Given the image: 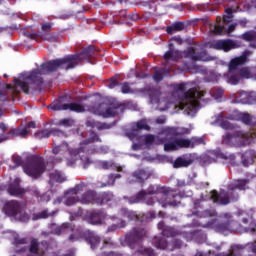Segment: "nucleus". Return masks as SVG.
Returning a JSON list of instances; mask_svg holds the SVG:
<instances>
[{
	"label": "nucleus",
	"instance_id": "1a4fd4ad",
	"mask_svg": "<svg viewBox=\"0 0 256 256\" xmlns=\"http://www.w3.org/2000/svg\"><path fill=\"white\" fill-rule=\"evenodd\" d=\"M245 249L249 253H256V241L249 242L246 245L234 244L230 247L229 253L217 254L215 252H209V254L206 255L203 252H197L195 256H242Z\"/></svg>",
	"mask_w": 256,
	"mask_h": 256
},
{
	"label": "nucleus",
	"instance_id": "473e14b6",
	"mask_svg": "<svg viewBox=\"0 0 256 256\" xmlns=\"http://www.w3.org/2000/svg\"><path fill=\"white\" fill-rule=\"evenodd\" d=\"M49 178V182L51 183V185H55V183H65V181H67L65 176H63L60 171H54L50 173Z\"/></svg>",
	"mask_w": 256,
	"mask_h": 256
},
{
	"label": "nucleus",
	"instance_id": "0e129e2a",
	"mask_svg": "<svg viewBox=\"0 0 256 256\" xmlns=\"http://www.w3.org/2000/svg\"><path fill=\"white\" fill-rule=\"evenodd\" d=\"M117 85H119V81H117V79L115 78L110 79V82L108 84L109 89H115Z\"/></svg>",
	"mask_w": 256,
	"mask_h": 256
},
{
	"label": "nucleus",
	"instance_id": "4468645a",
	"mask_svg": "<svg viewBox=\"0 0 256 256\" xmlns=\"http://www.w3.org/2000/svg\"><path fill=\"white\" fill-rule=\"evenodd\" d=\"M153 173L147 169L135 170L128 178L127 183L133 185V183H145Z\"/></svg>",
	"mask_w": 256,
	"mask_h": 256
},
{
	"label": "nucleus",
	"instance_id": "6ab92c4d",
	"mask_svg": "<svg viewBox=\"0 0 256 256\" xmlns=\"http://www.w3.org/2000/svg\"><path fill=\"white\" fill-rule=\"evenodd\" d=\"M27 128H22V127H18V128H12L9 130L7 135H2L0 136V143H3V141H7L10 139V137L14 138V137H21V139H25V137H27Z\"/></svg>",
	"mask_w": 256,
	"mask_h": 256
},
{
	"label": "nucleus",
	"instance_id": "f8f14e48",
	"mask_svg": "<svg viewBox=\"0 0 256 256\" xmlns=\"http://www.w3.org/2000/svg\"><path fill=\"white\" fill-rule=\"evenodd\" d=\"M210 49H215V51H224V53H229V51H232V49H237V43H235V40L231 39L214 40L210 44Z\"/></svg>",
	"mask_w": 256,
	"mask_h": 256
},
{
	"label": "nucleus",
	"instance_id": "a211bd4d",
	"mask_svg": "<svg viewBox=\"0 0 256 256\" xmlns=\"http://www.w3.org/2000/svg\"><path fill=\"white\" fill-rule=\"evenodd\" d=\"M63 137L65 135V132L57 129V128H52L50 130L44 129V130H39L34 134V137L36 139H49V137Z\"/></svg>",
	"mask_w": 256,
	"mask_h": 256
},
{
	"label": "nucleus",
	"instance_id": "3c124183",
	"mask_svg": "<svg viewBox=\"0 0 256 256\" xmlns=\"http://www.w3.org/2000/svg\"><path fill=\"white\" fill-rule=\"evenodd\" d=\"M100 167L102 169H113V167H115V163H113V161H102L100 162Z\"/></svg>",
	"mask_w": 256,
	"mask_h": 256
},
{
	"label": "nucleus",
	"instance_id": "aec40b11",
	"mask_svg": "<svg viewBox=\"0 0 256 256\" xmlns=\"http://www.w3.org/2000/svg\"><path fill=\"white\" fill-rule=\"evenodd\" d=\"M99 194L95 190L84 192L80 198L82 205H98Z\"/></svg>",
	"mask_w": 256,
	"mask_h": 256
},
{
	"label": "nucleus",
	"instance_id": "774afa93",
	"mask_svg": "<svg viewBox=\"0 0 256 256\" xmlns=\"http://www.w3.org/2000/svg\"><path fill=\"white\" fill-rule=\"evenodd\" d=\"M59 125H63L64 127H71V120L69 119H62L59 121Z\"/></svg>",
	"mask_w": 256,
	"mask_h": 256
},
{
	"label": "nucleus",
	"instance_id": "72a5a7b5",
	"mask_svg": "<svg viewBox=\"0 0 256 256\" xmlns=\"http://www.w3.org/2000/svg\"><path fill=\"white\" fill-rule=\"evenodd\" d=\"M181 52L179 50H168L165 52L163 59L165 61H177L181 59Z\"/></svg>",
	"mask_w": 256,
	"mask_h": 256
},
{
	"label": "nucleus",
	"instance_id": "423d86ee",
	"mask_svg": "<svg viewBox=\"0 0 256 256\" xmlns=\"http://www.w3.org/2000/svg\"><path fill=\"white\" fill-rule=\"evenodd\" d=\"M22 167L24 173H26L28 177H32V179H39V177H41V175L47 170L45 159L38 155L31 156Z\"/></svg>",
	"mask_w": 256,
	"mask_h": 256
},
{
	"label": "nucleus",
	"instance_id": "f03ea898",
	"mask_svg": "<svg viewBox=\"0 0 256 256\" xmlns=\"http://www.w3.org/2000/svg\"><path fill=\"white\" fill-rule=\"evenodd\" d=\"M189 129L179 127H166L162 130L161 135L156 139V145H164V151H179V149H195L199 145H205V137L194 136L191 139L175 138L187 135Z\"/></svg>",
	"mask_w": 256,
	"mask_h": 256
},
{
	"label": "nucleus",
	"instance_id": "c03bdc74",
	"mask_svg": "<svg viewBox=\"0 0 256 256\" xmlns=\"http://www.w3.org/2000/svg\"><path fill=\"white\" fill-rule=\"evenodd\" d=\"M225 93V90L223 88H214L211 90V95L214 97V99H221Z\"/></svg>",
	"mask_w": 256,
	"mask_h": 256
},
{
	"label": "nucleus",
	"instance_id": "864d4df0",
	"mask_svg": "<svg viewBox=\"0 0 256 256\" xmlns=\"http://www.w3.org/2000/svg\"><path fill=\"white\" fill-rule=\"evenodd\" d=\"M236 101L242 103V105H247L249 98H247V94H240V96L236 98Z\"/></svg>",
	"mask_w": 256,
	"mask_h": 256
},
{
	"label": "nucleus",
	"instance_id": "c85d7f7f",
	"mask_svg": "<svg viewBox=\"0 0 256 256\" xmlns=\"http://www.w3.org/2000/svg\"><path fill=\"white\" fill-rule=\"evenodd\" d=\"M152 245L161 251H169V242H167V239L163 236H154L152 239Z\"/></svg>",
	"mask_w": 256,
	"mask_h": 256
},
{
	"label": "nucleus",
	"instance_id": "4d7b16f0",
	"mask_svg": "<svg viewBox=\"0 0 256 256\" xmlns=\"http://www.w3.org/2000/svg\"><path fill=\"white\" fill-rule=\"evenodd\" d=\"M36 127H37V124H35V121H30L26 124L24 129H26L27 135H29V133H31V129H35Z\"/></svg>",
	"mask_w": 256,
	"mask_h": 256
},
{
	"label": "nucleus",
	"instance_id": "338daca9",
	"mask_svg": "<svg viewBox=\"0 0 256 256\" xmlns=\"http://www.w3.org/2000/svg\"><path fill=\"white\" fill-rule=\"evenodd\" d=\"M170 41H174L177 45H183V38H181V36H174Z\"/></svg>",
	"mask_w": 256,
	"mask_h": 256
},
{
	"label": "nucleus",
	"instance_id": "7ed1b4c3",
	"mask_svg": "<svg viewBox=\"0 0 256 256\" xmlns=\"http://www.w3.org/2000/svg\"><path fill=\"white\" fill-rule=\"evenodd\" d=\"M248 183L249 179L234 180L233 182L228 184L227 191H210L209 199L210 201H212V203H214V205H221L222 207H225L230 203H235L236 201H239V193H237L236 191H245V189H247Z\"/></svg>",
	"mask_w": 256,
	"mask_h": 256
},
{
	"label": "nucleus",
	"instance_id": "bf43d9fd",
	"mask_svg": "<svg viewBox=\"0 0 256 256\" xmlns=\"http://www.w3.org/2000/svg\"><path fill=\"white\" fill-rule=\"evenodd\" d=\"M172 25L174 26V29L177 31V33H179V31H183V29H185V23H183V22H176Z\"/></svg>",
	"mask_w": 256,
	"mask_h": 256
},
{
	"label": "nucleus",
	"instance_id": "603ef678",
	"mask_svg": "<svg viewBox=\"0 0 256 256\" xmlns=\"http://www.w3.org/2000/svg\"><path fill=\"white\" fill-rule=\"evenodd\" d=\"M153 79L157 83H159V81H163V71L162 70H156L153 74Z\"/></svg>",
	"mask_w": 256,
	"mask_h": 256
},
{
	"label": "nucleus",
	"instance_id": "9d476101",
	"mask_svg": "<svg viewBox=\"0 0 256 256\" xmlns=\"http://www.w3.org/2000/svg\"><path fill=\"white\" fill-rule=\"evenodd\" d=\"M51 29H53V23L46 22L41 25V31L37 33L24 32V37H27L28 39H43V41H51L52 43H55L57 38L51 35Z\"/></svg>",
	"mask_w": 256,
	"mask_h": 256
},
{
	"label": "nucleus",
	"instance_id": "ea45409f",
	"mask_svg": "<svg viewBox=\"0 0 256 256\" xmlns=\"http://www.w3.org/2000/svg\"><path fill=\"white\" fill-rule=\"evenodd\" d=\"M121 179V174H110L107 183H102L100 187H107L108 185H115V180Z\"/></svg>",
	"mask_w": 256,
	"mask_h": 256
},
{
	"label": "nucleus",
	"instance_id": "a19ab883",
	"mask_svg": "<svg viewBox=\"0 0 256 256\" xmlns=\"http://www.w3.org/2000/svg\"><path fill=\"white\" fill-rule=\"evenodd\" d=\"M127 227V222L125 220H121L120 224H112L108 227L107 233H112V231H117V229H125Z\"/></svg>",
	"mask_w": 256,
	"mask_h": 256
},
{
	"label": "nucleus",
	"instance_id": "20e7f679",
	"mask_svg": "<svg viewBox=\"0 0 256 256\" xmlns=\"http://www.w3.org/2000/svg\"><path fill=\"white\" fill-rule=\"evenodd\" d=\"M148 199H154L160 203V205L165 209L167 207H177L180 202H177V197L179 194L171 188L164 186H149L146 191Z\"/></svg>",
	"mask_w": 256,
	"mask_h": 256
},
{
	"label": "nucleus",
	"instance_id": "680f3d73",
	"mask_svg": "<svg viewBox=\"0 0 256 256\" xmlns=\"http://www.w3.org/2000/svg\"><path fill=\"white\" fill-rule=\"evenodd\" d=\"M219 157H220V159H224L225 161H229V159L230 160L235 159V155H233V154L228 155V154H225V153H220Z\"/></svg>",
	"mask_w": 256,
	"mask_h": 256
},
{
	"label": "nucleus",
	"instance_id": "a18cd8bd",
	"mask_svg": "<svg viewBox=\"0 0 256 256\" xmlns=\"http://www.w3.org/2000/svg\"><path fill=\"white\" fill-rule=\"evenodd\" d=\"M238 75L240 76V80L249 79V77H251V72L247 68H238Z\"/></svg>",
	"mask_w": 256,
	"mask_h": 256
},
{
	"label": "nucleus",
	"instance_id": "5fc2aeb1",
	"mask_svg": "<svg viewBox=\"0 0 256 256\" xmlns=\"http://www.w3.org/2000/svg\"><path fill=\"white\" fill-rule=\"evenodd\" d=\"M12 161L14 163V169L16 167H21V165H23V158H21V156H13Z\"/></svg>",
	"mask_w": 256,
	"mask_h": 256
},
{
	"label": "nucleus",
	"instance_id": "7c9ffc66",
	"mask_svg": "<svg viewBox=\"0 0 256 256\" xmlns=\"http://www.w3.org/2000/svg\"><path fill=\"white\" fill-rule=\"evenodd\" d=\"M241 39L243 41H246L247 43H250L249 47H251V49H256V31L255 30H251L243 33L241 35Z\"/></svg>",
	"mask_w": 256,
	"mask_h": 256
},
{
	"label": "nucleus",
	"instance_id": "58836bf2",
	"mask_svg": "<svg viewBox=\"0 0 256 256\" xmlns=\"http://www.w3.org/2000/svg\"><path fill=\"white\" fill-rule=\"evenodd\" d=\"M157 4H159V0H149L140 2V5H142V7H147L151 11H157Z\"/></svg>",
	"mask_w": 256,
	"mask_h": 256
},
{
	"label": "nucleus",
	"instance_id": "c9c22d12",
	"mask_svg": "<svg viewBox=\"0 0 256 256\" xmlns=\"http://www.w3.org/2000/svg\"><path fill=\"white\" fill-rule=\"evenodd\" d=\"M113 200V195L109 192H103L98 194V205H105L109 201Z\"/></svg>",
	"mask_w": 256,
	"mask_h": 256
},
{
	"label": "nucleus",
	"instance_id": "49530a36",
	"mask_svg": "<svg viewBox=\"0 0 256 256\" xmlns=\"http://www.w3.org/2000/svg\"><path fill=\"white\" fill-rule=\"evenodd\" d=\"M115 123L109 124L105 122H97V129L98 131H104L105 129H111Z\"/></svg>",
	"mask_w": 256,
	"mask_h": 256
},
{
	"label": "nucleus",
	"instance_id": "09e8293b",
	"mask_svg": "<svg viewBox=\"0 0 256 256\" xmlns=\"http://www.w3.org/2000/svg\"><path fill=\"white\" fill-rule=\"evenodd\" d=\"M21 245H27V239L20 238L19 236L14 237V246L21 247Z\"/></svg>",
	"mask_w": 256,
	"mask_h": 256
},
{
	"label": "nucleus",
	"instance_id": "412c9836",
	"mask_svg": "<svg viewBox=\"0 0 256 256\" xmlns=\"http://www.w3.org/2000/svg\"><path fill=\"white\" fill-rule=\"evenodd\" d=\"M86 219L90 225H102L105 220V214L101 210H94L86 216Z\"/></svg>",
	"mask_w": 256,
	"mask_h": 256
},
{
	"label": "nucleus",
	"instance_id": "bb28decb",
	"mask_svg": "<svg viewBox=\"0 0 256 256\" xmlns=\"http://www.w3.org/2000/svg\"><path fill=\"white\" fill-rule=\"evenodd\" d=\"M193 164V159H191L188 155H182L177 157L173 162L174 169H181L183 167H189V165Z\"/></svg>",
	"mask_w": 256,
	"mask_h": 256
},
{
	"label": "nucleus",
	"instance_id": "69168bd1",
	"mask_svg": "<svg viewBox=\"0 0 256 256\" xmlns=\"http://www.w3.org/2000/svg\"><path fill=\"white\" fill-rule=\"evenodd\" d=\"M166 33H168V35H174V33H177L175 26L170 25L166 27Z\"/></svg>",
	"mask_w": 256,
	"mask_h": 256
},
{
	"label": "nucleus",
	"instance_id": "39448f33",
	"mask_svg": "<svg viewBox=\"0 0 256 256\" xmlns=\"http://www.w3.org/2000/svg\"><path fill=\"white\" fill-rule=\"evenodd\" d=\"M205 97L203 91L197 90V88H189L184 92L183 100L178 104L179 109L182 111H190L191 113L197 111L201 105V99Z\"/></svg>",
	"mask_w": 256,
	"mask_h": 256
},
{
	"label": "nucleus",
	"instance_id": "79ce46f5",
	"mask_svg": "<svg viewBox=\"0 0 256 256\" xmlns=\"http://www.w3.org/2000/svg\"><path fill=\"white\" fill-rule=\"evenodd\" d=\"M172 87L176 93H185V91H187V83L185 82L180 84H173Z\"/></svg>",
	"mask_w": 256,
	"mask_h": 256
},
{
	"label": "nucleus",
	"instance_id": "0eeeda50",
	"mask_svg": "<svg viewBox=\"0 0 256 256\" xmlns=\"http://www.w3.org/2000/svg\"><path fill=\"white\" fill-rule=\"evenodd\" d=\"M249 61L246 54L233 58L228 64V73L224 74V78L230 85H239L241 76L238 67H243Z\"/></svg>",
	"mask_w": 256,
	"mask_h": 256
},
{
	"label": "nucleus",
	"instance_id": "4c0bfd02",
	"mask_svg": "<svg viewBox=\"0 0 256 256\" xmlns=\"http://www.w3.org/2000/svg\"><path fill=\"white\" fill-rule=\"evenodd\" d=\"M66 229H71L73 231V226H71V223L65 222L61 226H58L54 229V235H61L62 233H65Z\"/></svg>",
	"mask_w": 256,
	"mask_h": 256
},
{
	"label": "nucleus",
	"instance_id": "6e6552de",
	"mask_svg": "<svg viewBox=\"0 0 256 256\" xmlns=\"http://www.w3.org/2000/svg\"><path fill=\"white\" fill-rule=\"evenodd\" d=\"M3 211L8 217H15L23 223L29 221V214L25 212L21 202L17 200H11L4 204Z\"/></svg>",
	"mask_w": 256,
	"mask_h": 256
},
{
	"label": "nucleus",
	"instance_id": "e2e57ef3",
	"mask_svg": "<svg viewBox=\"0 0 256 256\" xmlns=\"http://www.w3.org/2000/svg\"><path fill=\"white\" fill-rule=\"evenodd\" d=\"M94 153H109V148L106 146H100L99 148L94 149Z\"/></svg>",
	"mask_w": 256,
	"mask_h": 256
},
{
	"label": "nucleus",
	"instance_id": "8fccbe9b",
	"mask_svg": "<svg viewBox=\"0 0 256 256\" xmlns=\"http://www.w3.org/2000/svg\"><path fill=\"white\" fill-rule=\"evenodd\" d=\"M121 85H122L121 92L124 95H127L129 93H133V90H131V86H129V82H123Z\"/></svg>",
	"mask_w": 256,
	"mask_h": 256
},
{
	"label": "nucleus",
	"instance_id": "9b49d317",
	"mask_svg": "<svg viewBox=\"0 0 256 256\" xmlns=\"http://www.w3.org/2000/svg\"><path fill=\"white\" fill-rule=\"evenodd\" d=\"M52 111H74L75 113H83L85 107L79 103H65L62 104L60 101L53 102L49 106Z\"/></svg>",
	"mask_w": 256,
	"mask_h": 256
},
{
	"label": "nucleus",
	"instance_id": "b1692460",
	"mask_svg": "<svg viewBox=\"0 0 256 256\" xmlns=\"http://www.w3.org/2000/svg\"><path fill=\"white\" fill-rule=\"evenodd\" d=\"M9 195L14 197H19L20 195H24L25 189L21 188V180L16 178L8 187Z\"/></svg>",
	"mask_w": 256,
	"mask_h": 256
},
{
	"label": "nucleus",
	"instance_id": "37998d69",
	"mask_svg": "<svg viewBox=\"0 0 256 256\" xmlns=\"http://www.w3.org/2000/svg\"><path fill=\"white\" fill-rule=\"evenodd\" d=\"M183 247V242L179 239H174L172 244H169L168 251H175V249H181Z\"/></svg>",
	"mask_w": 256,
	"mask_h": 256
},
{
	"label": "nucleus",
	"instance_id": "ddd939ff",
	"mask_svg": "<svg viewBox=\"0 0 256 256\" xmlns=\"http://www.w3.org/2000/svg\"><path fill=\"white\" fill-rule=\"evenodd\" d=\"M231 223H233L232 220H226L221 222L217 220H212L206 224V227L214 229L216 233H222L223 235H225V233H231V231H233V226H231Z\"/></svg>",
	"mask_w": 256,
	"mask_h": 256
},
{
	"label": "nucleus",
	"instance_id": "6e6d98bb",
	"mask_svg": "<svg viewBox=\"0 0 256 256\" xmlns=\"http://www.w3.org/2000/svg\"><path fill=\"white\" fill-rule=\"evenodd\" d=\"M137 129H145V131H151V127L147 125L144 121H139L136 124Z\"/></svg>",
	"mask_w": 256,
	"mask_h": 256
},
{
	"label": "nucleus",
	"instance_id": "a878e982",
	"mask_svg": "<svg viewBox=\"0 0 256 256\" xmlns=\"http://www.w3.org/2000/svg\"><path fill=\"white\" fill-rule=\"evenodd\" d=\"M157 227L161 231L162 237H175L179 234L175 228L165 225L164 221L159 222Z\"/></svg>",
	"mask_w": 256,
	"mask_h": 256
},
{
	"label": "nucleus",
	"instance_id": "393cba45",
	"mask_svg": "<svg viewBox=\"0 0 256 256\" xmlns=\"http://www.w3.org/2000/svg\"><path fill=\"white\" fill-rule=\"evenodd\" d=\"M121 217H126L129 221H136V223H143V217L138 215L137 212L131 211L127 208H121L119 211Z\"/></svg>",
	"mask_w": 256,
	"mask_h": 256
},
{
	"label": "nucleus",
	"instance_id": "f704fd0d",
	"mask_svg": "<svg viewBox=\"0 0 256 256\" xmlns=\"http://www.w3.org/2000/svg\"><path fill=\"white\" fill-rule=\"evenodd\" d=\"M184 57L192 61H201V55L197 54L195 47H188L186 51H184Z\"/></svg>",
	"mask_w": 256,
	"mask_h": 256
},
{
	"label": "nucleus",
	"instance_id": "dca6fc26",
	"mask_svg": "<svg viewBox=\"0 0 256 256\" xmlns=\"http://www.w3.org/2000/svg\"><path fill=\"white\" fill-rule=\"evenodd\" d=\"M95 107H96V109L94 110L95 115H99L104 119H109V117H116L118 115L119 109H121V106H115V107H109L105 111H103L101 110L103 107V104H97Z\"/></svg>",
	"mask_w": 256,
	"mask_h": 256
},
{
	"label": "nucleus",
	"instance_id": "4be33fe9",
	"mask_svg": "<svg viewBox=\"0 0 256 256\" xmlns=\"http://www.w3.org/2000/svg\"><path fill=\"white\" fill-rule=\"evenodd\" d=\"M141 201H144L146 205L155 204V198H148L147 191L145 190H141L136 195L130 197V203H141Z\"/></svg>",
	"mask_w": 256,
	"mask_h": 256
},
{
	"label": "nucleus",
	"instance_id": "13d9d810",
	"mask_svg": "<svg viewBox=\"0 0 256 256\" xmlns=\"http://www.w3.org/2000/svg\"><path fill=\"white\" fill-rule=\"evenodd\" d=\"M146 145H153L155 143V136L153 134H148L145 136Z\"/></svg>",
	"mask_w": 256,
	"mask_h": 256
},
{
	"label": "nucleus",
	"instance_id": "5701e85b",
	"mask_svg": "<svg viewBox=\"0 0 256 256\" xmlns=\"http://www.w3.org/2000/svg\"><path fill=\"white\" fill-rule=\"evenodd\" d=\"M83 235L87 243L90 245L91 249H97V247H99L101 243V237H99V235L90 230L85 231Z\"/></svg>",
	"mask_w": 256,
	"mask_h": 256
},
{
	"label": "nucleus",
	"instance_id": "f3484780",
	"mask_svg": "<svg viewBox=\"0 0 256 256\" xmlns=\"http://www.w3.org/2000/svg\"><path fill=\"white\" fill-rule=\"evenodd\" d=\"M91 143H101V138L95 131H91L89 138L80 142V147L78 148L77 153H89L87 145H91Z\"/></svg>",
	"mask_w": 256,
	"mask_h": 256
},
{
	"label": "nucleus",
	"instance_id": "052dcab7",
	"mask_svg": "<svg viewBox=\"0 0 256 256\" xmlns=\"http://www.w3.org/2000/svg\"><path fill=\"white\" fill-rule=\"evenodd\" d=\"M103 247H110L111 249H113V247H115V242H113L111 238L105 239L103 241Z\"/></svg>",
	"mask_w": 256,
	"mask_h": 256
},
{
	"label": "nucleus",
	"instance_id": "e433bc0d",
	"mask_svg": "<svg viewBox=\"0 0 256 256\" xmlns=\"http://www.w3.org/2000/svg\"><path fill=\"white\" fill-rule=\"evenodd\" d=\"M238 119L244 123V125H251L253 123V116L249 113H239Z\"/></svg>",
	"mask_w": 256,
	"mask_h": 256
},
{
	"label": "nucleus",
	"instance_id": "c756f323",
	"mask_svg": "<svg viewBox=\"0 0 256 256\" xmlns=\"http://www.w3.org/2000/svg\"><path fill=\"white\" fill-rule=\"evenodd\" d=\"M59 213V209L49 212V209H44L41 212L33 214L32 221H39L41 219H49V217H55Z\"/></svg>",
	"mask_w": 256,
	"mask_h": 256
},
{
	"label": "nucleus",
	"instance_id": "f257e3e1",
	"mask_svg": "<svg viewBox=\"0 0 256 256\" xmlns=\"http://www.w3.org/2000/svg\"><path fill=\"white\" fill-rule=\"evenodd\" d=\"M95 53H97V48L95 46H88L78 54L50 60L41 64L39 68L32 70L30 73L24 72L20 74L19 78H14V84L0 83V101H7V96L5 95L7 91H11L12 95H19L21 91L29 95V89L41 91L43 87V77L41 75L75 69L81 61H89Z\"/></svg>",
	"mask_w": 256,
	"mask_h": 256
},
{
	"label": "nucleus",
	"instance_id": "cd10ccee",
	"mask_svg": "<svg viewBox=\"0 0 256 256\" xmlns=\"http://www.w3.org/2000/svg\"><path fill=\"white\" fill-rule=\"evenodd\" d=\"M244 137L245 133H243V131L228 132L223 136L222 143H224V145H231L233 139H243Z\"/></svg>",
	"mask_w": 256,
	"mask_h": 256
},
{
	"label": "nucleus",
	"instance_id": "2eb2a0df",
	"mask_svg": "<svg viewBox=\"0 0 256 256\" xmlns=\"http://www.w3.org/2000/svg\"><path fill=\"white\" fill-rule=\"evenodd\" d=\"M83 189H85V184L84 183H80L77 184L74 188L70 189L68 191V195H72V196H67L66 200H65V205L67 207H71L73 205H75L76 203H79V201H81V199H79V197H77L78 193H81V191H83Z\"/></svg>",
	"mask_w": 256,
	"mask_h": 256
},
{
	"label": "nucleus",
	"instance_id": "2f4dec72",
	"mask_svg": "<svg viewBox=\"0 0 256 256\" xmlns=\"http://www.w3.org/2000/svg\"><path fill=\"white\" fill-rule=\"evenodd\" d=\"M29 251L32 254H30L28 256H45V250L40 249L39 242L37 241V239L31 240L30 246H29Z\"/></svg>",
	"mask_w": 256,
	"mask_h": 256
},
{
	"label": "nucleus",
	"instance_id": "de8ad7c7",
	"mask_svg": "<svg viewBox=\"0 0 256 256\" xmlns=\"http://www.w3.org/2000/svg\"><path fill=\"white\" fill-rule=\"evenodd\" d=\"M212 31L214 35H221L225 31V26L221 23L215 24Z\"/></svg>",
	"mask_w": 256,
	"mask_h": 256
}]
</instances>
